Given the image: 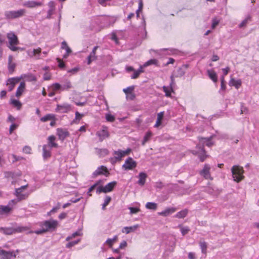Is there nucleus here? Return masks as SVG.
Instances as JSON below:
<instances>
[{
	"label": "nucleus",
	"mask_w": 259,
	"mask_h": 259,
	"mask_svg": "<svg viewBox=\"0 0 259 259\" xmlns=\"http://www.w3.org/2000/svg\"><path fill=\"white\" fill-rule=\"evenodd\" d=\"M200 144H202V146H200L199 145L196 146L197 150L195 151L194 154H197L201 161H203L207 155L205 154V152L204 149V145L208 147H211L213 143L211 142V137L210 138H201L199 139Z\"/></svg>",
	"instance_id": "obj_1"
},
{
	"label": "nucleus",
	"mask_w": 259,
	"mask_h": 259,
	"mask_svg": "<svg viewBox=\"0 0 259 259\" xmlns=\"http://www.w3.org/2000/svg\"><path fill=\"white\" fill-rule=\"evenodd\" d=\"M58 225V221L54 220H50L40 223L39 226L41 229L34 232L30 231L29 233H34L36 234H41L48 231H54Z\"/></svg>",
	"instance_id": "obj_2"
},
{
	"label": "nucleus",
	"mask_w": 259,
	"mask_h": 259,
	"mask_svg": "<svg viewBox=\"0 0 259 259\" xmlns=\"http://www.w3.org/2000/svg\"><path fill=\"white\" fill-rule=\"evenodd\" d=\"M7 38L8 40V47L12 51L15 52L18 50L23 51V48L17 47L19 44V40L17 35L12 32L7 33Z\"/></svg>",
	"instance_id": "obj_3"
},
{
	"label": "nucleus",
	"mask_w": 259,
	"mask_h": 259,
	"mask_svg": "<svg viewBox=\"0 0 259 259\" xmlns=\"http://www.w3.org/2000/svg\"><path fill=\"white\" fill-rule=\"evenodd\" d=\"M29 229L26 226H19L13 227H0V232L5 235H11L15 233H20L26 231Z\"/></svg>",
	"instance_id": "obj_4"
},
{
	"label": "nucleus",
	"mask_w": 259,
	"mask_h": 259,
	"mask_svg": "<svg viewBox=\"0 0 259 259\" xmlns=\"http://www.w3.org/2000/svg\"><path fill=\"white\" fill-rule=\"evenodd\" d=\"M231 172L234 181L238 183L244 179V170L242 167L234 165L231 168Z\"/></svg>",
	"instance_id": "obj_5"
},
{
	"label": "nucleus",
	"mask_w": 259,
	"mask_h": 259,
	"mask_svg": "<svg viewBox=\"0 0 259 259\" xmlns=\"http://www.w3.org/2000/svg\"><path fill=\"white\" fill-rule=\"evenodd\" d=\"M117 182L113 181L108 183L105 186H99L96 189V193L100 194L101 193H108L111 192L116 186Z\"/></svg>",
	"instance_id": "obj_6"
},
{
	"label": "nucleus",
	"mask_w": 259,
	"mask_h": 259,
	"mask_svg": "<svg viewBox=\"0 0 259 259\" xmlns=\"http://www.w3.org/2000/svg\"><path fill=\"white\" fill-rule=\"evenodd\" d=\"M24 13L25 10L24 9H20L17 11H6L5 13V15L6 18L8 19H13L22 16Z\"/></svg>",
	"instance_id": "obj_7"
},
{
	"label": "nucleus",
	"mask_w": 259,
	"mask_h": 259,
	"mask_svg": "<svg viewBox=\"0 0 259 259\" xmlns=\"http://www.w3.org/2000/svg\"><path fill=\"white\" fill-rule=\"evenodd\" d=\"M16 256L14 251H5L0 247L1 259H13Z\"/></svg>",
	"instance_id": "obj_8"
},
{
	"label": "nucleus",
	"mask_w": 259,
	"mask_h": 259,
	"mask_svg": "<svg viewBox=\"0 0 259 259\" xmlns=\"http://www.w3.org/2000/svg\"><path fill=\"white\" fill-rule=\"evenodd\" d=\"M71 110V106L69 104L64 103L57 104L56 111L60 113H67Z\"/></svg>",
	"instance_id": "obj_9"
},
{
	"label": "nucleus",
	"mask_w": 259,
	"mask_h": 259,
	"mask_svg": "<svg viewBox=\"0 0 259 259\" xmlns=\"http://www.w3.org/2000/svg\"><path fill=\"white\" fill-rule=\"evenodd\" d=\"M137 166L136 162L131 157L127 158L122 165V168L125 170H131Z\"/></svg>",
	"instance_id": "obj_10"
},
{
	"label": "nucleus",
	"mask_w": 259,
	"mask_h": 259,
	"mask_svg": "<svg viewBox=\"0 0 259 259\" xmlns=\"http://www.w3.org/2000/svg\"><path fill=\"white\" fill-rule=\"evenodd\" d=\"M131 152V149L130 148H127L125 150H117L114 151L113 154L114 155V157L113 158L116 160H120L121 158L127 155Z\"/></svg>",
	"instance_id": "obj_11"
},
{
	"label": "nucleus",
	"mask_w": 259,
	"mask_h": 259,
	"mask_svg": "<svg viewBox=\"0 0 259 259\" xmlns=\"http://www.w3.org/2000/svg\"><path fill=\"white\" fill-rule=\"evenodd\" d=\"M16 203L15 200H11L7 205H0V213L8 214L13 208V205Z\"/></svg>",
	"instance_id": "obj_12"
},
{
	"label": "nucleus",
	"mask_w": 259,
	"mask_h": 259,
	"mask_svg": "<svg viewBox=\"0 0 259 259\" xmlns=\"http://www.w3.org/2000/svg\"><path fill=\"white\" fill-rule=\"evenodd\" d=\"M27 187V185L21 186L20 188L16 189L15 193L19 200L24 199L28 196V194L24 192L23 191Z\"/></svg>",
	"instance_id": "obj_13"
},
{
	"label": "nucleus",
	"mask_w": 259,
	"mask_h": 259,
	"mask_svg": "<svg viewBox=\"0 0 259 259\" xmlns=\"http://www.w3.org/2000/svg\"><path fill=\"white\" fill-rule=\"evenodd\" d=\"M41 52L40 48L38 47L35 49H28L27 51V55L30 58H34L36 59L40 58V55Z\"/></svg>",
	"instance_id": "obj_14"
},
{
	"label": "nucleus",
	"mask_w": 259,
	"mask_h": 259,
	"mask_svg": "<svg viewBox=\"0 0 259 259\" xmlns=\"http://www.w3.org/2000/svg\"><path fill=\"white\" fill-rule=\"evenodd\" d=\"M93 175L94 177H97L99 175H104L107 177L109 175V172L106 166L101 165L97 168L93 172Z\"/></svg>",
	"instance_id": "obj_15"
},
{
	"label": "nucleus",
	"mask_w": 259,
	"mask_h": 259,
	"mask_svg": "<svg viewBox=\"0 0 259 259\" xmlns=\"http://www.w3.org/2000/svg\"><path fill=\"white\" fill-rule=\"evenodd\" d=\"M210 166L208 164H205L203 169L200 171V175L206 179L212 180L210 174Z\"/></svg>",
	"instance_id": "obj_16"
},
{
	"label": "nucleus",
	"mask_w": 259,
	"mask_h": 259,
	"mask_svg": "<svg viewBox=\"0 0 259 259\" xmlns=\"http://www.w3.org/2000/svg\"><path fill=\"white\" fill-rule=\"evenodd\" d=\"M97 136L99 137L100 141H103L109 136V133L107 127L103 126V128L97 132Z\"/></svg>",
	"instance_id": "obj_17"
},
{
	"label": "nucleus",
	"mask_w": 259,
	"mask_h": 259,
	"mask_svg": "<svg viewBox=\"0 0 259 259\" xmlns=\"http://www.w3.org/2000/svg\"><path fill=\"white\" fill-rule=\"evenodd\" d=\"M61 48L65 50V53L63 55V58L67 59L69 55L72 53L71 49L68 47L65 41H63L61 42Z\"/></svg>",
	"instance_id": "obj_18"
},
{
	"label": "nucleus",
	"mask_w": 259,
	"mask_h": 259,
	"mask_svg": "<svg viewBox=\"0 0 259 259\" xmlns=\"http://www.w3.org/2000/svg\"><path fill=\"white\" fill-rule=\"evenodd\" d=\"M57 135L60 140L63 141L69 136V133L67 130L58 128L57 129Z\"/></svg>",
	"instance_id": "obj_19"
},
{
	"label": "nucleus",
	"mask_w": 259,
	"mask_h": 259,
	"mask_svg": "<svg viewBox=\"0 0 259 259\" xmlns=\"http://www.w3.org/2000/svg\"><path fill=\"white\" fill-rule=\"evenodd\" d=\"M19 81V78H11L8 79L7 81V85L8 87V90L9 91H11L14 88V87L16 83Z\"/></svg>",
	"instance_id": "obj_20"
},
{
	"label": "nucleus",
	"mask_w": 259,
	"mask_h": 259,
	"mask_svg": "<svg viewBox=\"0 0 259 259\" xmlns=\"http://www.w3.org/2000/svg\"><path fill=\"white\" fill-rule=\"evenodd\" d=\"M147 175L145 172H141L139 173L138 178L139 179L137 183L140 186H143L144 185L146 182Z\"/></svg>",
	"instance_id": "obj_21"
},
{
	"label": "nucleus",
	"mask_w": 259,
	"mask_h": 259,
	"mask_svg": "<svg viewBox=\"0 0 259 259\" xmlns=\"http://www.w3.org/2000/svg\"><path fill=\"white\" fill-rule=\"evenodd\" d=\"M56 137L54 136H50L48 138V144L46 145V146H48V147L52 148H57L58 145V144L55 142Z\"/></svg>",
	"instance_id": "obj_22"
},
{
	"label": "nucleus",
	"mask_w": 259,
	"mask_h": 259,
	"mask_svg": "<svg viewBox=\"0 0 259 259\" xmlns=\"http://www.w3.org/2000/svg\"><path fill=\"white\" fill-rule=\"evenodd\" d=\"M176 210V209L174 207H168L166 208L164 210L158 212V215H162L164 217H167L170 214H172L174 212H175Z\"/></svg>",
	"instance_id": "obj_23"
},
{
	"label": "nucleus",
	"mask_w": 259,
	"mask_h": 259,
	"mask_svg": "<svg viewBox=\"0 0 259 259\" xmlns=\"http://www.w3.org/2000/svg\"><path fill=\"white\" fill-rule=\"evenodd\" d=\"M139 227V225L138 224L135 225L130 227H124L122 229V232L127 234L131 232H135Z\"/></svg>",
	"instance_id": "obj_24"
},
{
	"label": "nucleus",
	"mask_w": 259,
	"mask_h": 259,
	"mask_svg": "<svg viewBox=\"0 0 259 259\" xmlns=\"http://www.w3.org/2000/svg\"><path fill=\"white\" fill-rule=\"evenodd\" d=\"M241 84L242 81L241 79H235L233 78H231L229 82V84L230 86H233L236 89H238L241 85Z\"/></svg>",
	"instance_id": "obj_25"
},
{
	"label": "nucleus",
	"mask_w": 259,
	"mask_h": 259,
	"mask_svg": "<svg viewBox=\"0 0 259 259\" xmlns=\"http://www.w3.org/2000/svg\"><path fill=\"white\" fill-rule=\"evenodd\" d=\"M16 67V64L13 61V57L10 55L8 57V69L10 73H12Z\"/></svg>",
	"instance_id": "obj_26"
},
{
	"label": "nucleus",
	"mask_w": 259,
	"mask_h": 259,
	"mask_svg": "<svg viewBox=\"0 0 259 259\" xmlns=\"http://www.w3.org/2000/svg\"><path fill=\"white\" fill-rule=\"evenodd\" d=\"M207 74L210 79L214 82L218 81V76L216 72L213 69H208L207 70Z\"/></svg>",
	"instance_id": "obj_27"
},
{
	"label": "nucleus",
	"mask_w": 259,
	"mask_h": 259,
	"mask_svg": "<svg viewBox=\"0 0 259 259\" xmlns=\"http://www.w3.org/2000/svg\"><path fill=\"white\" fill-rule=\"evenodd\" d=\"M21 79H25L27 81H34L36 80V77L30 73L24 74L21 75Z\"/></svg>",
	"instance_id": "obj_28"
},
{
	"label": "nucleus",
	"mask_w": 259,
	"mask_h": 259,
	"mask_svg": "<svg viewBox=\"0 0 259 259\" xmlns=\"http://www.w3.org/2000/svg\"><path fill=\"white\" fill-rule=\"evenodd\" d=\"M152 51L155 52V51L151 50H150V53H151ZM155 52L157 53L159 55H170L174 53V50L172 49H162L159 50L155 51Z\"/></svg>",
	"instance_id": "obj_29"
},
{
	"label": "nucleus",
	"mask_w": 259,
	"mask_h": 259,
	"mask_svg": "<svg viewBox=\"0 0 259 259\" xmlns=\"http://www.w3.org/2000/svg\"><path fill=\"white\" fill-rule=\"evenodd\" d=\"M25 88V83L24 81L21 82V83L19 84V86L18 87L16 93V96L17 97H19L21 96V95L22 94V93L24 92V90Z\"/></svg>",
	"instance_id": "obj_30"
},
{
	"label": "nucleus",
	"mask_w": 259,
	"mask_h": 259,
	"mask_svg": "<svg viewBox=\"0 0 259 259\" xmlns=\"http://www.w3.org/2000/svg\"><path fill=\"white\" fill-rule=\"evenodd\" d=\"M173 81H172L169 86H163L162 89L163 91L165 93V96L167 97H171V93L173 91L171 84L172 83Z\"/></svg>",
	"instance_id": "obj_31"
},
{
	"label": "nucleus",
	"mask_w": 259,
	"mask_h": 259,
	"mask_svg": "<svg viewBox=\"0 0 259 259\" xmlns=\"http://www.w3.org/2000/svg\"><path fill=\"white\" fill-rule=\"evenodd\" d=\"M42 5V3L41 2L35 1H28L24 4V6L28 8H34Z\"/></svg>",
	"instance_id": "obj_32"
},
{
	"label": "nucleus",
	"mask_w": 259,
	"mask_h": 259,
	"mask_svg": "<svg viewBox=\"0 0 259 259\" xmlns=\"http://www.w3.org/2000/svg\"><path fill=\"white\" fill-rule=\"evenodd\" d=\"M43 153L42 156L44 159L48 158L51 156V148L48 147V146L44 145L43 146Z\"/></svg>",
	"instance_id": "obj_33"
},
{
	"label": "nucleus",
	"mask_w": 259,
	"mask_h": 259,
	"mask_svg": "<svg viewBox=\"0 0 259 259\" xmlns=\"http://www.w3.org/2000/svg\"><path fill=\"white\" fill-rule=\"evenodd\" d=\"M164 115V112H160L157 114V118L156 121V123L154 125L155 127H158L161 124V120L163 119Z\"/></svg>",
	"instance_id": "obj_34"
},
{
	"label": "nucleus",
	"mask_w": 259,
	"mask_h": 259,
	"mask_svg": "<svg viewBox=\"0 0 259 259\" xmlns=\"http://www.w3.org/2000/svg\"><path fill=\"white\" fill-rule=\"evenodd\" d=\"M136 207H129L128 208L130 210V214H136L139 212L140 211V204L139 203L135 202Z\"/></svg>",
	"instance_id": "obj_35"
},
{
	"label": "nucleus",
	"mask_w": 259,
	"mask_h": 259,
	"mask_svg": "<svg viewBox=\"0 0 259 259\" xmlns=\"http://www.w3.org/2000/svg\"><path fill=\"white\" fill-rule=\"evenodd\" d=\"M10 104L12 105L13 107L16 108L18 110H20L22 107L21 103L17 100L11 99L10 101Z\"/></svg>",
	"instance_id": "obj_36"
},
{
	"label": "nucleus",
	"mask_w": 259,
	"mask_h": 259,
	"mask_svg": "<svg viewBox=\"0 0 259 259\" xmlns=\"http://www.w3.org/2000/svg\"><path fill=\"white\" fill-rule=\"evenodd\" d=\"M52 119H55V115L53 114H48L40 118L42 122H46Z\"/></svg>",
	"instance_id": "obj_37"
},
{
	"label": "nucleus",
	"mask_w": 259,
	"mask_h": 259,
	"mask_svg": "<svg viewBox=\"0 0 259 259\" xmlns=\"http://www.w3.org/2000/svg\"><path fill=\"white\" fill-rule=\"evenodd\" d=\"M143 67L142 66H140V68L136 70H134L133 71H134V73L133 74V75L131 76V78L132 79H135V78H137L139 75L140 74V73H141L142 72H143L144 71H143Z\"/></svg>",
	"instance_id": "obj_38"
},
{
	"label": "nucleus",
	"mask_w": 259,
	"mask_h": 259,
	"mask_svg": "<svg viewBox=\"0 0 259 259\" xmlns=\"http://www.w3.org/2000/svg\"><path fill=\"white\" fill-rule=\"evenodd\" d=\"M155 65L156 66L158 65V61L156 59H150L147 62H146L142 66L143 67H146L149 65Z\"/></svg>",
	"instance_id": "obj_39"
},
{
	"label": "nucleus",
	"mask_w": 259,
	"mask_h": 259,
	"mask_svg": "<svg viewBox=\"0 0 259 259\" xmlns=\"http://www.w3.org/2000/svg\"><path fill=\"white\" fill-rule=\"evenodd\" d=\"M145 207L148 209L156 210L157 209V205L155 202H148L146 204Z\"/></svg>",
	"instance_id": "obj_40"
},
{
	"label": "nucleus",
	"mask_w": 259,
	"mask_h": 259,
	"mask_svg": "<svg viewBox=\"0 0 259 259\" xmlns=\"http://www.w3.org/2000/svg\"><path fill=\"white\" fill-rule=\"evenodd\" d=\"M188 213L187 209H184L178 212L175 215V217L177 218H185Z\"/></svg>",
	"instance_id": "obj_41"
},
{
	"label": "nucleus",
	"mask_w": 259,
	"mask_h": 259,
	"mask_svg": "<svg viewBox=\"0 0 259 259\" xmlns=\"http://www.w3.org/2000/svg\"><path fill=\"white\" fill-rule=\"evenodd\" d=\"M100 4H101L103 6H111V5H115V4L112 0H99Z\"/></svg>",
	"instance_id": "obj_42"
},
{
	"label": "nucleus",
	"mask_w": 259,
	"mask_h": 259,
	"mask_svg": "<svg viewBox=\"0 0 259 259\" xmlns=\"http://www.w3.org/2000/svg\"><path fill=\"white\" fill-rule=\"evenodd\" d=\"M62 85V91L68 90L72 87L71 82L69 80H66L64 83Z\"/></svg>",
	"instance_id": "obj_43"
},
{
	"label": "nucleus",
	"mask_w": 259,
	"mask_h": 259,
	"mask_svg": "<svg viewBox=\"0 0 259 259\" xmlns=\"http://www.w3.org/2000/svg\"><path fill=\"white\" fill-rule=\"evenodd\" d=\"M111 200V198L109 196H106L104 202L103 204H102V209L104 210L105 209L106 207L109 204Z\"/></svg>",
	"instance_id": "obj_44"
},
{
	"label": "nucleus",
	"mask_w": 259,
	"mask_h": 259,
	"mask_svg": "<svg viewBox=\"0 0 259 259\" xmlns=\"http://www.w3.org/2000/svg\"><path fill=\"white\" fill-rule=\"evenodd\" d=\"M52 87L53 88V90L55 92L62 91V85L59 83H54L52 84Z\"/></svg>",
	"instance_id": "obj_45"
},
{
	"label": "nucleus",
	"mask_w": 259,
	"mask_h": 259,
	"mask_svg": "<svg viewBox=\"0 0 259 259\" xmlns=\"http://www.w3.org/2000/svg\"><path fill=\"white\" fill-rule=\"evenodd\" d=\"M199 245L203 253H206L207 250V244L204 241H201L199 243Z\"/></svg>",
	"instance_id": "obj_46"
},
{
	"label": "nucleus",
	"mask_w": 259,
	"mask_h": 259,
	"mask_svg": "<svg viewBox=\"0 0 259 259\" xmlns=\"http://www.w3.org/2000/svg\"><path fill=\"white\" fill-rule=\"evenodd\" d=\"M117 236L115 235L112 238H108L106 241V243L109 245L110 246H111L114 242L117 240Z\"/></svg>",
	"instance_id": "obj_47"
},
{
	"label": "nucleus",
	"mask_w": 259,
	"mask_h": 259,
	"mask_svg": "<svg viewBox=\"0 0 259 259\" xmlns=\"http://www.w3.org/2000/svg\"><path fill=\"white\" fill-rule=\"evenodd\" d=\"M151 136L152 133L150 132H147L144 137V139L142 142V145H145V144L151 138Z\"/></svg>",
	"instance_id": "obj_48"
},
{
	"label": "nucleus",
	"mask_w": 259,
	"mask_h": 259,
	"mask_svg": "<svg viewBox=\"0 0 259 259\" xmlns=\"http://www.w3.org/2000/svg\"><path fill=\"white\" fill-rule=\"evenodd\" d=\"M251 17L250 16H247L239 25V27L241 28L246 25L247 22L250 21Z\"/></svg>",
	"instance_id": "obj_49"
},
{
	"label": "nucleus",
	"mask_w": 259,
	"mask_h": 259,
	"mask_svg": "<svg viewBox=\"0 0 259 259\" xmlns=\"http://www.w3.org/2000/svg\"><path fill=\"white\" fill-rule=\"evenodd\" d=\"M101 180H99L98 181H97L94 185H93V186H92L89 189V191L88 192V194L89 195V196H91V194H90V193L93 191L94 189L96 187H97V186H99L100 185V184L101 183Z\"/></svg>",
	"instance_id": "obj_50"
},
{
	"label": "nucleus",
	"mask_w": 259,
	"mask_h": 259,
	"mask_svg": "<svg viewBox=\"0 0 259 259\" xmlns=\"http://www.w3.org/2000/svg\"><path fill=\"white\" fill-rule=\"evenodd\" d=\"M81 235V233L80 231H76L74 233H73L71 236H68L66 240L67 241H69V240L72 239L73 238L77 236H80Z\"/></svg>",
	"instance_id": "obj_51"
},
{
	"label": "nucleus",
	"mask_w": 259,
	"mask_h": 259,
	"mask_svg": "<svg viewBox=\"0 0 259 259\" xmlns=\"http://www.w3.org/2000/svg\"><path fill=\"white\" fill-rule=\"evenodd\" d=\"M80 239H78L76 240L73 241H70L66 245V247L67 248H70L72 247L73 246L75 245V244H77L79 241Z\"/></svg>",
	"instance_id": "obj_52"
},
{
	"label": "nucleus",
	"mask_w": 259,
	"mask_h": 259,
	"mask_svg": "<svg viewBox=\"0 0 259 259\" xmlns=\"http://www.w3.org/2000/svg\"><path fill=\"white\" fill-rule=\"evenodd\" d=\"M105 117L106 120L109 122H113L115 120L114 116L109 113L106 114Z\"/></svg>",
	"instance_id": "obj_53"
},
{
	"label": "nucleus",
	"mask_w": 259,
	"mask_h": 259,
	"mask_svg": "<svg viewBox=\"0 0 259 259\" xmlns=\"http://www.w3.org/2000/svg\"><path fill=\"white\" fill-rule=\"evenodd\" d=\"M98 153L102 156H105L108 154V151L106 149H98Z\"/></svg>",
	"instance_id": "obj_54"
},
{
	"label": "nucleus",
	"mask_w": 259,
	"mask_h": 259,
	"mask_svg": "<svg viewBox=\"0 0 259 259\" xmlns=\"http://www.w3.org/2000/svg\"><path fill=\"white\" fill-rule=\"evenodd\" d=\"M220 22V20L218 19L217 18H214L212 20V25L211 28L214 29L215 27L219 24Z\"/></svg>",
	"instance_id": "obj_55"
},
{
	"label": "nucleus",
	"mask_w": 259,
	"mask_h": 259,
	"mask_svg": "<svg viewBox=\"0 0 259 259\" xmlns=\"http://www.w3.org/2000/svg\"><path fill=\"white\" fill-rule=\"evenodd\" d=\"M111 18L109 17H102L100 18V20L103 21L104 24L103 26L108 25L107 22L109 21Z\"/></svg>",
	"instance_id": "obj_56"
},
{
	"label": "nucleus",
	"mask_w": 259,
	"mask_h": 259,
	"mask_svg": "<svg viewBox=\"0 0 259 259\" xmlns=\"http://www.w3.org/2000/svg\"><path fill=\"white\" fill-rule=\"evenodd\" d=\"M134 90V87L131 86V87H128L124 89L123 90V91L125 94V95H126L127 94H128L129 93L133 92Z\"/></svg>",
	"instance_id": "obj_57"
},
{
	"label": "nucleus",
	"mask_w": 259,
	"mask_h": 259,
	"mask_svg": "<svg viewBox=\"0 0 259 259\" xmlns=\"http://www.w3.org/2000/svg\"><path fill=\"white\" fill-rule=\"evenodd\" d=\"M98 47V46H95L92 52L91 53L90 55H89V56H91V57L93 58V59H95L96 58V50H97Z\"/></svg>",
	"instance_id": "obj_58"
},
{
	"label": "nucleus",
	"mask_w": 259,
	"mask_h": 259,
	"mask_svg": "<svg viewBox=\"0 0 259 259\" xmlns=\"http://www.w3.org/2000/svg\"><path fill=\"white\" fill-rule=\"evenodd\" d=\"M126 98L127 100H133L135 98V95L133 92L129 93L126 95Z\"/></svg>",
	"instance_id": "obj_59"
},
{
	"label": "nucleus",
	"mask_w": 259,
	"mask_h": 259,
	"mask_svg": "<svg viewBox=\"0 0 259 259\" xmlns=\"http://www.w3.org/2000/svg\"><path fill=\"white\" fill-rule=\"evenodd\" d=\"M189 231V229L187 227H182L181 228V232L183 235H185V234H186Z\"/></svg>",
	"instance_id": "obj_60"
},
{
	"label": "nucleus",
	"mask_w": 259,
	"mask_h": 259,
	"mask_svg": "<svg viewBox=\"0 0 259 259\" xmlns=\"http://www.w3.org/2000/svg\"><path fill=\"white\" fill-rule=\"evenodd\" d=\"M18 126V125L17 124H16L15 123H12L10 127V133L11 134L13 132V131H14L17 128Z\"/></svg>",
	"instance_id": "obj_61"
},
{
	"label": "nucleus",
	"mask_w": 259,
	"mask_h": 259,
	"mask_svg": "<svg viewBox=\"0 0 259 259\" xmlns=\"http://www.w3.org/2000/svg\"><path fill=\"white\" fill-rule=\"evenodd\" d=\"M48 6L49 7V9H50V11H54L55 9V4L53 1H50L48 3Z\"/></svg>",
	"instance_id": "obj_62"
},
{
	"label": "nucleus",
	"mask_w": 259,
	"mask_h": 259,
	"mask_svg": "<svg viewBox=\"0 0 259 259\" xmlns=\"http://www.w3.org/2000/svg\"><path fill=\"white\" fill-rule=\"evenodd\" d=\"M31 149L29 146H25L23 149V152L26 154H29L31 153Z\"/></svg>",
	"instance_id": "obj_63"
},
{
	"label": "nucleus",
	"mask_w": 259,
	"mask_h": 259,
	"mask_svg": "<svg viewBox=\"0 0 259 259\" xmlns=\"http://www.w3.org/2000/svg\"><path fill=\"white\" fill-rule=\"evenodd\" d=\"M127 246V242L125 240H123L121 241V242L120 243L119 248V249H123Z\"/></svg>",
	"instance_id": "obj_64"
}]
</instances>
